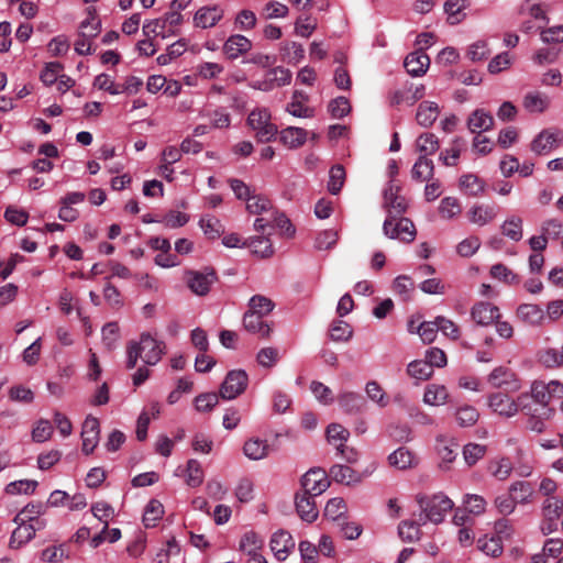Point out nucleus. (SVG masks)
I'll list each match as a JSON object with an SVG mask.
<instances>
[{
	"label": "nucleus",
	"instance_id": "obj_1",
	"mask_svg": "<svg viewBox=\"0 0 563 563\" xmlns=\"http://www.w3.org/2000/svg\"><path fill=\"white\" fill-rule=\"evenodd\" d=\"M165 350L166 345L163 341L148 332H143L139 341H130L126 345V368H134L139 358L146 365L154 366L162 360Z\"/></svg>",
	"mask_w": 563,
	"mask_h": 563
},
{
	"label": "nucleus",
	"instance_id": "obj_2",
	"mask_svg": "<svg viewBox=\"0 0 563 563\" xmlns=\"http://www.w3.org/2000/svg\"><path fill=\"white\" fill-rule=\"evenodd\" d=\"M529 394L522 393L516 398L504 391H495L487 396V407L492 413L503 418L511 419L516 417L521 409H528Z\"/></svg>",
	"mask_w": 563,
	"mask_h": 563
},
{
	"label": "nucleus",
	"instance_id": "obj_3",
	"mask_svg": "<svg viewBox=\"0 0 563 563\" xmlns=\"http://www.w3.org/2000/svg\"><path fill=\"white\" fill-rule=\"evenodd\" d=\"M417 501L421 508L420 521H428L438 525L443 521L446 514L453 508V501L443 494H435L431 497L418 496Z\"/></svg>",
	"mask_w": 563,
	"mask_h": 563
},
{
	"label": "nucleus",
	"instance_id": "obj_4",
	"mask_svg": "<svg viewBox=\"0 0 563 563\" xmlns=\"http://www.w3.org/2000/svg\"><path fill=\"white\" fill-rule=\"evenodd\" d=\"M247 125L258 142H271L278 134L277 125L272 122L271 111L266 108L253 109L247 117Z\"/></svg>",
	"mask_w": 563,
	"mask_h": 563
},
{
	"label": "nucleus",
	"instance_id": "obj_5",
	"mask_svg": "<svg viewBox=\"0 0 563 563\" xmlns=\"http://www.w3.org/2000/svg\"><path fill=\"white\" fill-rule=\"evenodd\" d=\"M521 16L520 30L529 33L533 30H541L548 23L545 5L536 0H526L519 8Z\"/></svg>",
	"mask_w": 563,
	"mask_h": 563
},
{
	"label": "nucleus",
	"instance_id": "obj_6",
	"mask_svg": "<svg viewBox=\"0 0 563 563\" xmlns=\"http://www.w3.org/2000/svg\"><path fill=\"white\" fill-rule=\"evenodd\" d=\"M384 234L389 239H398L410 243L416 238V228L412 221L407 218L397 219L396 216H387L383 224Z\"/></svg>",
	"mask_w": 563,
	"mask_h": 563
},
{
	"label": "nucleus",
	"instance_id": "obj_7",
	"mask_svg": "<svg viewBox=\"0 0 563 563\" xmlns=\"http://www.w3.org/2000/svg\"><path fill=\"white\" fill-rule=\"evenodd\" d=\"M249 376L243 369L230 371L220 386V397L225 400L235 399L246 389Z\"/></svg>",
	"mask_w": 563,
	"mask_h": 563
},
{
	"label": "nucleus",
	"instance_id": "obj_8",
	"mask_svg": "<svg viewBox=\"0 0 563 563\" xmlns=\"http://www.w3.org/2000/svg\"><path fill=\"white\" fill-rule=\"evenodd\" d=\"M300 483L301 493L313 497L321 495L330 486L328 474L322 468H310L302 475Z\"/></svg>",
	"mask_w": 563,
	"mask_h": 563
},
{
	"label": "nucleus",
	"instance_id": "obj_9",
	"mask_svg": "<svg viewBox=\"0 0 563 563\" xmlns=\"http://www.w3.org/2000/svg\"><path fill=\"white\" fill-rule=\"evenodd\" d=\"M531 398L539 405H547L552 399L563 398V384L559 380H551L548 384L536 380L530 389Z\"/></svg>",
	"mask_w": 563,
	"mask_h": 563
},
{
	"label": "nucleus",
	"instance_id": "obj_10",
	"mask_svg": "<svg viewBox=\"0 0 563 563\" xmlns=\"http://www.w3.org/2000/svg\"><path fill=\"white\" fill-rule=\"evenodd\" d=\"M216 279V273L211 269H206L203 272L187 271L185 273L187 286L197 296L207 295Z\"/></svg>",
	"mask_w": 563,
	"mask_h": 563
},
{
	"label": "nucleus",
	"instance_id": "obj_11",
	"mask_svg": "<svg viewBox=\"0 0 563 563\" xmlns=\"http://www.w3.org/2000/svg\"><path fill=\"white\" fill-rule=\"evenodd\" d=\"M494 388H506L509 391H518L521 388L518 376L509 368L499 366L494 368L487 377Z\"/></svg>",
	"mask_w": 563,
	"mask_h": 563
},
{
	"label": "nucleus",
	"instance_id": "obj_12",
	"mask_svg": "<svg viewBox=\"0 0 563 563\" xmlns=\"http://www.w3.org/2000/svg\"><path fill=\"white\" fill-rule=\"evenodd\" d=\"M224 16V9L220 4L203 5L194 14V25L200 29L216 26Z\"/></svg>",
	"mask_w": 563,
	"mask_h": 563
},
{
	"label": "nucleus",
	"instance_id": "obj_13",
	"mask_svg": "<svg viewBox=\"0 0 563 563\" xmlns=\"http://www.w3.org/2000/svg\"><path fill=\"white\" fill-rule=\"evenodd\" d=\"M527 416V428L536 433H542L545 430V422L550 420L554 410L547 405H540V408H532L528 405V409H521Z\"/></svg>",
	"mask_w": 563,
	"mask_h": 563
},
{
	"label": "nucleus",
	"instance_id": "obj_14",
	"mask_svg": "<svg viewBox=\"0 0 563 563\" xmlns=\"http://www.w3.org/2000/svg\"><path fill=\"white\" fill-rule=\"evenodd\" d=\"M563 142V132L560 130H544L531 143V150L539 154H548Z\"/></svg>",
	"mask_w": 563,
	"mask_h": 563
},
{
	"label": "nucleus",
	"instance_id": "obj_15",
	"mask_svg": "<svg viewBox=\"0 0 563 563\" xmlns=\"http://www.w3.org/2000/svg\"><path fill=\"white\" fill-rule=\"evenodd\" d=\"M100 424L99 420L92 416H88L81 429L82 448L81 451L89 455L93 452L99 443Z\"/></svg>",
	"mask_w": 563,
	"mask_h": 563
},
{
	"label": "nucleus",
	"instance_id": "obj_16",
	"mask_svg": "<svg viewBox=\"0 0 563 563\" xmlns=\"http://www.w3.org/2000/svg\"><path fill=\"white\" fill-rule=\"evenodd\" d=\"M271 549L277 560L284 561L295 549V541L289 532L279 530L271 539Z\"/></svg>",
	"mask_w": 563,
	"mask_h": 563
},
{
	"label": "nucleus",
	"instance_id": "obj_17",
	"mask_svg": "<svg viewBox=\"0 0 563 563\" xmlns=\"http://www.w3.org/2000/svg\"><path fill=\"white\" fill-rule=\"evenodd\" d=\"M498 307L489 302H477L471 309V317L478 325H489L499 319Z\"/></svg>",
	"mask_w": 563,
	"mask_h": 563
},
{
	"label": "nucleus",
	"instance_id": "obj_18",
	"mask_svg": "<svg viewBox=\"0 0 563 563\" xmlns=\"http://www.w3.org/2000/svg\"><path fill=\"white\" fill-rule=\"evenodd\" d=\"M14 522L18 525V527L13 530L10 538V548L12 549L21 548L23 544L27 543L34 538L36 531L43 529L38 522H35V526L21 521Z\"/></svg>",
	"mask_w": 563,
	"mask_h": 563
},
{
	"label": "nucleus",
	"instance_id": "obj_19",
	"mask_svg": "<svg viewBox=\"0 0 563 563\" xmlns=\"http://www.w3.org/2000/svg\"><path fill=\"white\" fill-rule=\"evenodd\" d=\"M252 48V42L244 35L234 34L223 44V54L229 59H236Z\"/></svg>",
	"mask_w": 563,
	"mask_h": 563
},
{
	"label": "nucleus",
	"instance_id": "obj_20",
	"mask_svg": "<svg viewBox=\"0 0 563 563\" xmlns=\"http://www.w3.org/2000/svg\"><path fill=\"white\" fill-rule=\"evenodd\" d=\"M264 318V316H257L250 311H245L243 316V327L252 334H256L264 339L269 338L273 331L272 324L265 321Z\"/></svg>",
	"mask_w": 563,
	"mask_h": 563
},
{
	"label": "nucleus",
	"instance_id": "obj_21",
	"mask_svg": "<svg viewBox=\"0 0 563 563\" xmlns=\"http://www.w3.org/2000/svg\"><path fill=\"white\" fill-rule=\"evenodd\" d=\"M551 104V98L538 90L527 92L522 98V107L529 113H543Z\"/></svg>",
	"mask_w": 563,
	"mask_h": 563
},
{
	"label": "nucleus",
	"instance_id": "obj_22",
	"mask_svg": "<svg viewBox=\"0 0 563 563\" xmlns=\"http://www.w3.org/2000/svg\"><path fill=\"white\" fill-rule=\"evenodd\" d=\"M466 217L472 224L484 227L495 220L497 212L492 206L474 205L467 210Z\"/></svg>",
	"mask_w": 563,
	"mask_h": 563
},
{
	"label": "nucleus",
	"instance_id": "obj_23",
	"mask_svg": "<svg viewBox=\"0 0 563 563\" xmlns=\"http://www.w3.org/2000/svg\"><path fill=\"white\" fill-rule=\"evenodd\" d=\"M271 451L267 440L260 438H250L243 445V453L251 461L264 460L271 454Z\"/></svg>",
	"mask_w": 563,
	"mask_h": 563
},
{
	"label": "nucleus",
	"instance_id": "obj_24",
	"mask_svg": "<svg viewBox=\"0 0 563 563\" xmlns=\"http://www.w3.org/2000/svg\"><path fill=\"white\" fill-rule=\"evenodd\" d=\"M384 207L388 216H400L407 209V202L404 197L399 196V188L389 186L384 192Z\"/></svg>",
	"mask_w": 563,
	"mask_h": 563
},
{
	"label": "nucleus",
	"instance_id": "obj_25",
	"mask_svg": "<svg viewBox=\"0 0 563 563\" xmlns=\"http://www.w3.org/2000/svg\"><path fill=\"white\" fill-rule=\"evenodd\" d=\"M493 125V117L484 109H476L467 119L468 130L477 135H482L483 132L490 130Z\"/></svg>",
	"mask_w": 563,
	"mask_h": 563
},
{
	"label": "nucleus",
	"instance_id": "obj_26",
	"mask_svg": "<svg viewBox=\"0 0 563 563\" xmlns=\"http://www.w3.org/2000/svg\"><path fill=\"white\" fill-rule=\"evenodd\" d=\"M46 507L41 503L27 504L14 518V521L27 522L35 526V522L41 523V528H45L46 521L42 518L45 514Z\"/></svg>",
	"mask_w": 563,
	"mask_h": 563
},
{
	"label": "nucleus",
	"instance_id": "obj_27",
	"mask_svg": "<svg viewBox=\"0 0 563 563\" xmlns=\"http://www.w3.org/2000/svg\"><path fill=\"white\" fill-rule=\"evenodd\" d=\"M329 473L334 482L344 485H356L363 479V475L361 473L354 471L347 465L342 464H334L330 468Z\"/></svg>",
	"mask_w": 563,
	"mask_h": 563
},
{
	"label": "nucleus",
	"instance_id": "obj_28",
	"mask_svg": "<svg viewBox=\"0 0 563 563\" xmlns=\"http://www.w3.org/2000/svg\"><path fill=\"white\" fill-rule=\"evenodd\" d=\"M314 497L302 493L296 494V510L300 518L307 522H312L318 517V509Z\"/></svg>",
	"mask_w": 563,
	"mask_h": 563
},
{
	"label": "nucleus",
	"instance_id": "obj_29",
	"mask_svg": "<svg viewBox=\"0 0 563 563\" xmlns=\"http://www.w3.org/2000/svg\"><path fill=\"white\" fill-rule=\"evenodd\" d=\"M429 65L430 58L422 49L410 53L405 59V68L411 76L423 75Z\"/></svg>",
	"mask_w": 563,
	"mask_h": 563
},
{
	"label": "nucleus",
	"instance_id": "obj_30",
	"mask_svg": "<svg viewBox=\"0 0 563 563\" xmlns=\"http://www.w3.org/2000/svg\"><path fill=\"white\" fill-rule=\"evenodd\" d=\"M388 463L397 470H408L416 466L417 459L409 449L400 446L388 455Z\"/></svg>",
	"mask_w": 563,
	"mask_h": 563
},
{
	"label": "nucleus",
	"instance_id": "obj_31",
	"mask_svg": "<svg viewBox=\"0 0 563 563\" xmlns=\"http://www.w3.org/2000/svg\"><path fill=\"white\" fill-rule=\"evenodd\" d=\"M440 114V107L433 101H422L416 113V120L421 126H431Z\"/></svg>",
	"mask_w": 563,
	"mask_h": 563
},
{
	"label": "nucleus",
	"instance_id": "obj_32",
	"mask_svg": "<svg viewBox=\"0 0 563 563\" xmlns=\"http://www.w3.org/2000/svg\"><path fill=\"white\" fill-rule=\"evenodd\" d=\"M279 141L289 148L300 147L307 141V131L301 128L288 126L280 131Z\"/></svg>",
	"mask_w": 563,
	"mask_h": 563
},
{
	"label": "nucleus",
	"instance_id": "obj_33",
	"mask_svg": "<svg viewBox=\"0 0 563 563\" xmlns=\"http://www.w3.org/2000/svg\"><path fill=\"white\" fill-rule=\"evenodd\" d=\"M518 318L531 325H540L545 319V313L538 305L523 303L517 309Z\"/></svg>",
	"mask_w": 563,
	"mask_h": 563
},
{
	"label": "nucleus",
	"instance_id": "obj_34",
	"mask_svg": "<svg viewBox=\"0 0 563 563\" xmlns=\"http://www.w3.org/2000/svg\"><path fill=\"white\" fill-rule=\"evenodd\" d=\"M449 400V391L444 385L430 384L426 387L423 402L429 406H443Z\"/></svg>",
	"mask_w": 563,
	"mask_h": 563
},
{
	"label": "nucleus",
	"instance_id": "obj_35",
	"mask_svg": "<svg viewBox=\"0 0 563 563\" xmlns=\"http://www.w3.org/2000/svg\"><path fill=\"white\" fill-rule=\"evenodd\" d=\"M454 419L459 427L470 428L478 421L479 411L474 406L464 404L455 409Z\"/></svg>",
	"mask_w": 563,
	"mask_h": 563
},
{
	"label": "nucleus",
	"instance_id": "obj_36",
	"mask_svg": "<svg viewBox=\"0 0 563 563\" xmlns=\"http://www.w3.org/2000/svg\"><path fill=\"white\" fill-rule=\"evenodd\" d=\"M514 470L512 462L508 457H497L489 461L487 471L497 481H506Z\"/></svg>",
	"mask_w": 563,
	"mask_h": 563
},
{
	"label": "nucleus",
	"instance_id": "obj_37",
	"mask_svg": "<svg viewBox=\"0 0 563 563\" xmlns=\"http://www.w3.org/2000/svg\"><path fill=\"white\" fill-rule=\"evenodd\" d=\"M349 437V430L339 423H331L327 428V439L329 443L335 446L340 453H344V444Z\"/></svg>",
	"mask_w": 563,
	"mask_h": 563
},
{
	"label": "nucleus",
	"instance_id": "obj_38",
	"mask_svg": "<svg viewBox=\"0 0 563 563\" xmlns=\"http://www.w3.org/2000/svg\"><path fill=\"white\" fill-rule=\"evenodd\" d=\"M87 16L80 22L79 31L82 36L96 37L101 31V21L93 7L87 9Z\"/></svg>",
	"mask_w": 563,
	"mask_h": 563
},
{
	"label": "nucleus",
	"instance_id": "obj_39",
	"mask_svg": "<svg viewBox=\"0 0 563 563\" xmlns=\"http://www.w3.org/2000/svg\"><path fill=\"white\" fill-rule=\"evenodd\" d=\"M563 551V542L560 539H548L542 549V553L536 554L532 558V563H548V558L556 559Z\"/></svg>",
	"mask_w": 563,
	"mask_h": 563
},
{
	"label": "nucleus",
	"instance_id": "obj_40",
	"mask_svg": "<svg viewBox=\"0 0 563 563\" xmlns=\"http://www.w3.org/2000/svg\"><path fill=\"white\" fill-rule=\"evenodd\" d=\"M275 308V302L263 295H254L250 298L247 310L257 316L267 317Z\"/></svg>",
	"mask_w": 563,
	"mask_h": 563
},
{
	"label": "nucleus",
	"instance_id": "obj_41",
	"mask_svg": "<svg viewBox=\"0 0 563 563\" xmlns=\"http://www.w3.org/2000/svg\"><path fill=\"white\" fill-rule=\"evenodd\" d=\"M433 162L428 157L420 156L412 166L411 175L417 181H428L433 176Z\"/></svg>",
	"mask_w": 563,
	"mask_h": 563
},
{
	"label": "nucleus",
	"instance_id": "obj_42",
	"mask_svg": "<svg viewBox=\"0 0 563 563\" xmlns=\"http://www.w3.org/2000/svg\"><path fill=\"white\" fill-rule=\"evenodd\" d=\"M143 34L146 37L168 38L173 36V31L168 30L162 18L148 20L143 24Z\"/></svg>",
	"mask_w": 563,
	"mask_h": 563
},
{
	"label": "nucleus",
	"instance_id": "obj_43",
	"mask_svg": "<svg viewBox=\"0 0 563 563\" xmlns=\"http://www.w3.org/2000/svg\"><path fill=\"white\" fill-rule=\"evenodd\" d=\"M523 221L518 216L507 218L501 224V233L508 239L518 242L523 236Z\"/></svg>",
	"mask_w": 563,
	"mask_h": 563
},
{
	"label": "nucleus",
	"instance_id": "obj_44",
	"mask_svg": "<svg viewBox=\"0 0 563 563\" xmlns=\"http://www.w3.org/2000/svg\"><path fill=\"white\" fill-rule=\"evenodd\" d=\"M205 473L199 461L190 459L185 470V481L190 487H198L202 484Z\"/></svg>",
	"mask_w": 563,
	"mask_h": 563
},
{
	"label": "nucleus",
	"instance_id": "obj_45",
	"mask_svg": "<svg viewBox=\"0 0 563 563\" xmlns=\"http://www.w3.org/2000/svg\"><path fill=\"white\" fill-rule=\"evenodd\" d=\"M339 404L346 412H360L364 408V399L353 391H344L339 396Z\"/></svg>",
	"mask_w": 563,
	"mask_h": 563
},
{
	"label": "nucleus",
	"instance_id": "obj_46",
	"mask_svg": "<svg viewBox=\"0 0 563 563\" xmlns=\"http://www.w3.org/2000/svg\"><path fill=\"white\" fill-rule=\"evenodd\" d=\"M478 549L486 555L492 558H498L503 553L501 537H484L477 541Z\"/></svg>",
	"mask_w": 563,
	"mask_h": 563
},
{
	"label": "nucleus",
	"instance_id": "obj_47",
	"mask_svg": "<svg viewBox=\"0 0 563 563\" xmlns=\"http://www.w3.org/2000/svg\"><path fill=\"white\" fill-rule=\"evenodd\" d=\"M407 373L417 380H427L433 375V369L426 360H415L408 364Z\"/></svg>",
	"mask_w": 563,
	"mask_h": 563
},
{
	"label": "nucleus",
	"instance_id": "obj_48",
	"mask_svg": "<svg viewBox=\"0 0 563 563\" xmlns=\"http://www.w3.org/2000/svg\"><path fill=\"white\" fill-rule=\"evenodd\" d=\"M243 246L250 247L252 252L261 257H268L274 253L273 245L267 238H251L243 242Z\"/></svg>",
	"mask_w": 563,
	"mask_h": 563
},
{
	"label": "nucleus",
	"instance_id": "obj_49",
	"mask_svg": "<svg viewBox=\"0 0 563 563\" xmlns=\"http://www.w3.org/2000/svg\"><path fill=\"white\" fill-rule=\"evenodd\" d=\"M346 510L347 508L345 501L340 497H335L327 503L324 508V516L338 523L344 519L343 516L346 514Z\"/></svg>",
	"mask_w": 563,
	"mask_h": 563
},
{
	"label": "nucleus",
	"instance_id": "obj_50",
	"mask_svg": "<svg viewBox=\"0 0 563 563\" xmlns=\"http://www.w3.org/2000/svg\"><path fill=\"white\" fill-rule=\"evenodd\" d=\"M423 525L420 521L404 520L398 527L399 537L407 542H413L420 539V526Z\"/></svg>",
	"mask_w": 563,
	"mask_h": 563
},
{
	"label": "nucleus",
	"instance_id": "obj_51",
	"mask_svg": "<svg viewBox=\"0 0 563 563\" xmlns=\"http://www.w3.org/2000/svg\"><path fill=\"white\" fill-rule=\"evenodd\" d=\"M282 59L288 64H298L305 56V49L297 42L285 43L280 49Z\"/></svg>",
	"mask_w": 563,
	"mask_h": 563
},
{
	"label": "nucleus",
	"instance_id": "obj_52",
	"mask_svg": "<svg viewBox=\"0 0 563 563\" xmlns=\"http://www.w3.org/2000/svg\"><path fill=\"white\" fill-rule=\"evenodd\" d=\"M416 147L421 156L432 155L439 148L438 137L433 133H423L417 139Z\"/></svg>",
	"mask_w": 563,
	"mask_h": 563
},
{
	"label": "nucleus",
	"instance_id": "obj_53",
	"mask_svg": "<svg viewBox=\"0 0 563 563\" xmlns=\"http://www.w3.org/2000/svg\"><path fill=\"white\" fill-rule=\"evenodd\" d=\"M164 515V507L162 503L156 499H152L145 507L143 515V522L145 527H154Z\"/></svg>",
	"mask_w": 563,
	"mask_h": 563
},
{
	"label": "nucleus",
	"instance_id": "obj_54",
	"mask_svg": "<svg viewBox=\"0 0 563 563\" xmlns=\"http://www.w3.org/2000/svg\"><path fill=\"white\" fill-rule=\"evenodd\" d=\"M199 225L208 239L216 240L223 232V227L219 219L212 216H203L199 221Z\"/></svg>",
	"mask_w": 563,
	"mask_h": 563
},
{
	"label": "nucleus",
	"instance_id": "obj_55",
	"mask_svg": "<svg viewBox=\"0 0 563 563\" xmlns=\"http://www.w3.org/2000/svg\"><path fill=\"white\" fill-rule=\"evenodd\" d=\"M460 187L468 196H478L484 191V183L473 174L463 175Z\"/></svg>",
	"mask_w": 563,
	"mask_h": 563
},
{
	"label": "nucleus",
	"instance_id": "obj_56",
	"mask_svg": "<svg viewBox=\"0 0 563 563\" xmlns=\"http://www.w3.org/2000/svg\"><path fill=\"white\" fill-rule=\"evenodd\" d=\"M509 494L514 497L516 503L525 504L530 501L533 488L530 483L519 481L511 484Z\"/></svg>",
	"mask_w": 563,
	"mask_h": 563
},
{
	"label": "nucleus",
	"instance_id": "obj_57",
	"mask_svg": "<svg viewBox=\"0 0 563 563\" xmlns=\"http://www.w3.org/2000/svg\"><path fill=\"white\" fill-rule=\"evenodd\" d=\"M272 209L271 200L262 195H252L246 201V210L253 214L267 213Z\"/></svg>",
	"mask_w": 563,
	"mask_h": 563
},
{
	"label": "nucleus",
	"instance_id": "obj_58",
	"mask_svg": "<svg viewBox=\"0 0 563 563\" xmlns=\"http://www.w3.org/2000/svg\"><path fill=\"white\" fill-rule=\"evenodd\" d=\"M462 211L459 200L454 197H445L441 200L439 206V213L445 220H452L457 217Z\"/></svg>",
	"mask_w": 563,
	"mask_h": 563
},
{
	"label": "nucleus",
	"instance_id": "obj_59",
	"mask_svg": "<svg viewBox=\"0 0 563 563\" xmlns=\"http://www.w3.org/2000/svg\"><path fill=\"white\" fill-rule=\"evenodd\" d=\"M482 242L478 236L471 235L457 243L455 251L461 257H471L479 250Z\"/></svg>",
	"mask_w": 563,
	"mask_h": 563
},
{
	"label": "nucleus",
	"instance_id": "obj_60",
	"mask_svg": "<svg viewBox=\"0 0 563 563\" xmlns=\"http://www.w3.org/2000/svg\"><path fill=\"white\" fill-rule=\"evenodd\" d=\"M345 181V169L342 165H334L330 169L328 189L332 195H336L342 189Z\"/></svg>",
	"mask_w": 563,
	"mask_h": 563
},
{
	"label": "nucleus",
	"instance_id": "obj_61",
	"mask_svg": "<svg viewBox=\"0 0 563 563\" xmlns=\"http://www.w3.org/2000/svg\"><path fill=\"white\" fill-rule=\"evenodd\" d=\"M263 540L253 531L243 534L240 541V550L245 554H256L262 549Z\"/></svg>",
	"mask_w": 563,
	"mask_h": 563
},
{
	"label": "nucleus",
	"instance_id": "obj_62",
	"mask_svg": "<svg viewBox=\"0 0 563 563\" xmlns=\"http://www.w3.org/2000/svg\"><path fill=\"white\" fill-rule=\"evenodd\" d=\"M219 402V395L216 393H203L198 395L195 400V409L198 412H210Z\"/></svg>",
	"mask_w": 563,
	"mask_h": 563
},
{
	"label": "nucleus",
	"instance_id": "obj_63",
	"mask_svg": "<svg viewBox=\"0 0 563 563\" xmlns=\"http://www.w3.org/2000/svg\"><path fill=\"white\" fill-rule=\"evenodd\" d=\"M486 453V446L477 443H468L463 449V457L465 463L468 466H473L481 459L484 457Z\"/></svg>",
	"mask_w": 563,
	"mask_h": 563
},
{
	"label": "nucleus",
	"instance_id": "obj_64",
	"mask_svg": "<svg viewBox=\"0 0 563 563\" xmlns=\"http://www.w3.org/2000/svg\"><path fill=\"white\" fill-rule=\"evenodd\" d=\"M120 339V328L117 322H109L102 328V342L107 349L112 350L115 347Z\"/></svg>",
	"mask_w": 563,
	"mask_h": 563
}]
</instances>
